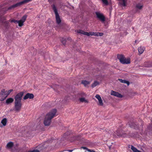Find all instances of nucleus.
<instances>
[{"mask_svg": "<svg viewBox=\"0 0 152 152\" xmlns=\"http://www.w3.org/2000/svg\"><path fill=\"white\" fill-rule=\"evenodd\" d=\"M56 112V110L53 109L47 114L44 122L45 126H48L50 124L51 120L55 115Z\"/></svg>", "mask_w": 152, "mask_h": 152, "instance_id": "obj_1", "label": "nucleus"}, {"mask_svg": "<svg viewBox=\"0 0 152 152\" xmlns=\"http://www.w3.org/2000/svg\"><path fill=\"white\" fill-rule=\"evenodd\" d=\"M118 58L121 63L123 64H128L130 63V60L129 58H126L122 55H118Z\"/></svg>", "mask_w": 152, "mask_h": 152, "instance_id": "obj_2", "label": "nucleus"}, {"mask_svg": "<svg viewBox=\"0 0 152 152\" xmlns=\"http://www.w3.org/2000/svg\"><path fill=\"white\" fill-rule=\"evenodd\" d=\"M75 31L78 33L83 34L87 36H98V32H89V33L84 31L81 30H77Z\"/></svg>", "mask_w": 152, "mask_h": 152, "instance_id": "obj_3", "label": "nucleus"}, {"mask_svg": "<svg viewBox=\"0 0 152 152\" xmlns=\"http://www.w3.org/2000/svg\"><path fill=\"white\" fill-rule=\"evenodd\" d=\"M26 18L27 16L25 15L23 16L20 20H11V22H14L16 23H18L19 26H23V23L25 22Z\"/></svg>", "mask_w": 152, "mask_h": 152, "instance_id": "obj_4", "label": "nucleus"}, {"mask_svg": "<svg viewBox=\"0 0 152 152\" xmlns=\"http://www.w3.org/2000/svg\"><path fill=\"white\" fill-rule=\"evenodd\" d=\"M32 0H24L23 1L14 4L11 7H10L8 9H9L14 8L16 7L19 6L24 4L26 3L31 1Z\"/></svg>", "mask_w": 152, "mask_h": 152, "instance_id": "obj_5", "label": "nucleus"}, {"mask_svg": "<svg viewBox=\"0 0 152 152\" xmlns=\"http://www.w3.org/2000/svg\"><path fill=\"white\" fill-rule=\"evenodd\" d=\"M53 8L56 15V23L58 24H59L61 22V19L57 12V10L56 7L54 5H53Z\"/></svg>", "mask_w": 152, "mask_h": 152, "instance_id": "obj_6", "label": "nucleus"}, {"mask_svg": "<svg viewBox=\"0 0 152 152\" xmlns=\"http://www.w3.org/2000/svg\"><path fill=\"white\" fill-rule=\"evenodd\" d=\"M97 18L102 22H104L105 20V18L103 14L99 12H95Z\"/></svg>", "mask_w": 152, "mask_h": 152, "instance_id": "obj_7", "label": "nucleus"}, {"mask_svg": "<svg viewBox=\"0 0 152 152\" xmlns=\"http://www.w3.org/2000/svg\"><path fill=\"white\" fill-rule=\"evenodd\" d=\"M22 104L21 102L15 101V109L16 111H19L21 108Z\"/></svg>", "mask_w": 152, "mask_h": 152, "instance_id": "obj_8", "label": "nucleus"}, {"mask_svg": "<svg viewBox=\"0 0 152 152\" xmlns=\"http://www.w3.org/2000/svg\"><path fill=\"white\" fill-rule=\"evenodd\" d=\"M24 94V92L23 91L20 92L18 93L15 96V101L21 102L22 97Z\"/></svg>", "mask_w": 152, "mask_h": 152, "instance_id": "obj_9", "label": "nucleus"}, {"mask_svg": "<svg viewBox=\"0 0 152 152\" xmlns=\"http://www.w3.org/2000/svg\"><path fill=\"white\" fill-rule=\"evenodd\" d=\"M110 93L111 95H113L119 98H122L123 97V96L121 94L113 91H111Z\"/></svg>", "mask_w": 152, "mask_h": 152, "instance_id": "obj_10", "label": "nucleus"}, {"mask_svg": "<svg viewBox=\"0 0 152 152\" xmlns=\"http://www.w3.org/2000/svg\"><path fill=\"white\" fill-rule=\"evenodd\" d=\"M34 97V95L32 94L28 93H27L24 97L23 99L24 100L26 99H32Z\"/></svg>", "mask_w": 152, "mask_h": 152, "instance_id": "obj_11", "label": "nucleus"}, {"mask_svg": "<svg viewBox=\"0 0 152 152\" xmlns=\"http://www.w3.org/2000/svg\"><path fill=\"white\" fill-rule=\"evenodd\" d=\"M7 122V120L6 118H4L1 121V124L0 125V127H3L6 126Z\"/></svg>", "mask_w": 152, "mask_h": 152, "instance_id": "obj_12", "label": "nucleus"}, {"mask_svg": "<svg viewBox=\"0 0 152 152\" xmlns=\"http://www.w3.org/2000/svg\"><path fill=\"white\" fill-rule=\"evenodd\" d=\"M95 97L98 100L99 105L101 106H102L103 105V103L102 99V98L100 96L99 94H96L95 96Z\"/></svg>", "mask_w": 152, "mask_h": 152, "instance_id": "obj_13", "label": "nucleus"}, {"mask_svg": "<svg viewBox=\"0 0 152 152\" xmlns=\"http://www.w3.org/2000/svg\"><path fill=\"white\" fill-rule=\"evenodd\" d=\"M14 145L13 143L12 142H10L7 143L6 145V148L8 149H11Z\"/></svg>", "mask_w": 152, "mask_h": 152, "instance_id": "obj_14", "label": "nucleus"}, {"mask_svg": "<svg viewBox=\"0 0 152 152\" xmlns=\"http://www.w3.org/2000/svg\"><path fill=\"white\" fill-rule=\"evenodd\" d=\"M79 101L81 102L87 103L88 102V101L83 97H81L79 99Z\"/></svg>", "mask_w": 152, "mask_h": 152, "instance_id": "obj_15", "label": "nucleus"}, {"mask_svg": "<svg viewBox=\"0 0 152 152\" xmlns=\"http://www.w3.org/2000/svg\"><path fill=\"white\" fill-rule=\"evenodd\" d=\"M143 5L142 4L138 3L137 4L136 6V9L137 10H140L142 9Z\"/></svg>", "mask_w": 152, "mask_h": 152, "instance_id": "obj_16", "label": "nucleus"}, {"mask_svg": "<svg viewBox=\"0 0 152 152\" xmlns=\"http://www.w3.org/2000/svg\"><path fill=\"white\" fill-rule=\"evenodd\" d=\"M145 47H140L138 48V51L140 54H142L144 51L145 50Z\"/></svg>", "mask_w": 152, "mask_h": 152, "instance_id": "obj_17", "label": "nucleus"}, {"mask_svg": "<svg viewBox=\"0 0 152 152\" xmlns=\"http://www.w3.org/2000/svg\"><path fill=\"white\" fill-rule=\"evenodd\" d=\"M99 85V83L97 81H95L94 82L91 84V87L92 88H94L96 87V86Z\"/></svg>", "mask_w": 152, "mask_h": 152, "instance_id": "obj_18", "label": "nucleus"}, {"mask_svg": "<svg viewBox=\"0 0 152 152\" xmlns=\"http://www.w3.org/2000/svg\"><path fill=\"white\" fill-rule=\"evenodd\" d=\"M14 101V99L12 98H10L7 99L6 100V103L9 104L12 103Z\"/></svg>", "mask_w": 152, "mask_h": 152, "instance_id": "obj_19", "label": "nucleus"}, {"mask_svg": "<svg viewBox=\"0 0 152 152\" xmlns=\"http://www.w3.org/2000/svg\"><path fill=\"white\" fill-rule=\"evenodd\" d=\"M90 82L87 81L86 80H83L82 81V83L85 86H87L88 85L90 84Z\"/></svg>", "mask_w": 152, "mask_h": 152, "instance_id": "obj_20", "label": "nucleus"}, {"mask_svg": "<svg viewBox=\"0 0 152 152\" xmlns=\"http://www.w3.org/2000/svg\"><path fill=\"white\" fill-rule=\"evenodd\" d=\"M131 148L134 152H140V151L137 150L136 148L132 145L131 146Z\"/></svg>", "mask_w": 152, "mask_h": 152, "instance_id": "obj_21", "label": "nucleus"}, {"mask_svg": "<svg viewBox=\"0 0 152 152\" xmlns=\"http://www.w3.org/2000/svg\"><path fill=\"white\" fill-rule=\"evenodd\" d=\"M122 2H120L121 4L123 6L125 7L126 6V1L127 0H121Z\"/></svg>", "mask_w": 152, "mask_h": 152, "instance_id": "obj_22", "label": "nucleus"}, {"mask_svg": "<svg viewBox=\"0 0 152 152\" xmlns=\"http://www.w3.org/2000/svg\"><path fill=\"white\" fill-rule=\"evenodd\" d=\"M118 80L122 83H126L128 85H129V81H126L125 80H123L121 79H118Z\"/></svg>", "mask_w": 152, "mask_h": 152, "instance_id": "obj_23", "label": "nucleus"}, {"mask_svg": "<svg viewBox=\"0 0 152 152\" xmlns=\"http://www.w3.org/2000/svg\"><path fill=\"white\" fill-rule=\"evenodd\" d=\"M61 41L62 43L64 45H65L66 44V39L64 38H62Z\"/></svg>", "mask_w": 152, "mask_h": 152, "instance_id": "obj_24", "label": "nucleus"}, {"mask_svg": "<svg viewBox=\"0 0 152 152\" xmlns=\"http://www.w3.org/2000/svg\"><path fill=\"white\" fill-rule=\"evenodd\" d=\"M103 3L105 5H107L108 4V1L107 0H101Z\"/></svg>", "mask_w": 152, "mask_h": 152, "instance_id": "obj_25", "label": "nucleus"}, {"mask_svg": "<svg viewBox=\"0 0 152 152\" xmlns=\"http://www.w3.org/2000/svg\"><path fill=\"white\" fill-rule=\"evenodd\" d=\"M27 152H39V151L38 150L36 149L30 150Z\"/></svg>", "mask_w": 152, "mask_h": 152, "instance_id": "obj_26", "label": "nucleus"}, {"mask_svg": "<svg viewBox=\"0 0 152 152\" xmlns=\"http://www.w3.org/2000/svg\"><path fill=\"white\" fill-rule=\"evenodd\" d=\"M86 94L83 92L81 93L80 94V95L82 97L86 96Z\"/></svg>", "mask_w": 152, "mask_h": 152, "instance_id": "obj_27", "label": "nucleus"}, {"mask_svg": "<svg viewBox=\"0 0 152 152\" xmlns=\"http://www.w3.org/2000/svg\"><path fill=\"white\" fill-rule=\"evenodd\" d=\"M13 91V90L12 89H10V90H9V91H8V93H7L8 94H8H10L11 92Z\"/></svg>", "mask_w": 152, "mask_h": 152, "instance_id": "obj_28", "label": "nucleus"}, {"mask_svg": "<svg viewBox=\"0 0 152 152\" xmlns=\"http://www.w3.org/2000/svg\"><path fill=\"white\" fill-rule=\"evenodd\" d=\"M99 36H102L103 35V33H99L98 32Z\"/></svg>", "mask_w": 152, "mask_h": 152, "instance_id": "obj_29", "label": "nucleus"}, {"mask_svg": "<svg viewBox=\"0 0 152 152\" xmlns=\"http://www.w3.org/2000/svg\"><path fill=\"white\" fill-rule=\"evenodd\" d=\"M4 99H5V98H1V101H3V100H4Z\"/></svg>", "mask_w": 152, "mask_h": 152, "instance_id": "obj_30", "label": "nucleus"}, {"mask_svg": "<svg viewBox=\"0 0 152 152\" xmlns=\"http://www.w3.org/2000/svg\"><path fill=\"white\" fill-rule=\"evenodd\" d=\"M117 135H118V136H121L120 135H119V134H117Z\"/></svg>", "mask_w": 152, "mask_h": 152, "instance_id": "obj_31", "label": "nucleus"}, {"mask_svg": "<svg viewBox=\"0 0 152 152\" xmlns=\"http://www.w3.org/2000/svg\"><path fill=\"white\" fill-rule=\"evenodd\" d=\"M140 152H141L140 151Z\"/></svg>", "mask_w": 152, "mask_h": 152, "instance_id": "obj_32", "label": "nucleus"}]
</instances>
